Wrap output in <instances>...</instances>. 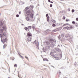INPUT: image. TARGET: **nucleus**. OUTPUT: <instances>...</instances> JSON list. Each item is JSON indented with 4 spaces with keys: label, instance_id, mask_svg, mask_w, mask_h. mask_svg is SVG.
Listing matches in <instances>:
<instances>
[{
    "label": "nucleus",
    "instance_id": "obj_53",
    "mask_svg": "<svg viewBox=\"0 0 78 78\" xmlns=\"http://www.w3.org/2000/svg\"><path fill=\"white\" fill-rule=\"evenodd\" d=\"M4 46H5V45H4Z\"/></svg>",
    "mask_w": 78,
    "mask_h": 78
},
{
    "label": "nucleus",
    "instance_id": "obj_5",
    "mask_svg": "<svg viewBox=\"0 0 78 78\" xmlns=\"http://www.w3.org/2000/svg\"><path fill=\"white\" fill-rule=\"evenodd\" d=\"M32 38V37H29L27 38V40L28 42H30V41H31V39Z\"/></svg>",
    "mask_w": 78,
    "mask_h": 78
},
{
    "label": "nucleus",
    "instance_id": "obj_14",
    "mask_svg": "<svg viewBox=\"0 0 78 78\" xmlns=\"http://www.w3.org/2000/svg\"><path fill=\"white\" fill-rule=\"evenodd\" d=\"M66 37H69V34H67L65 35Z\"/></svg>",
    "mask_w": 78,
    "mask_h": 78
},
{
    "label": "nucleus",
    "instance_id": "obj_19",
    "mask_svg": "<svg viewBox=\"0 0 78 78\" xmlns=\"http://www.w3.org/2000/svg\"><path fill=\"white\" fill-rule=\"evenodd\" d=\"M46 44H47V45H49L50 44V43L48 41H47L46 42Z\"/></svg>",
    "mask_w": 78,
    "mask_h": 78
},
{
    "label": "nucleus",
    "instance_id": "obj_49",
    "mask_svg": "<svg viewBox=\"0 0 78 78\" xmlns=\"http://www.w3.org/2000/svg\"><path fill=\"white\" fill-rule=\"evenodd\" d=\"M59 45H58V47H59Z\"/></svg>",
    "mask_w": 78,
    "mask_h": 78
},
{
    "label": "nucleus",
    "instance_id": "obj_13",
    "mask_svg": "<svg viewBox=\"0 0 78 78\" xmlns=\"http://www.w3.org/2000/svg\"><path fill=\"white\" fill-rule=\"evenodd\" d=\"M69 25V23H66L64 24L62 27H65V26H66V25Z\"/></svg>",
    "mask_w": 78,
    "mask_h": 78
},
{
    "label": "nucleus",
    "instance_id": "obj_3",
    "mask_svg": "<svg viewBox=\"0 0 78 78\" xmlns=\"http://www.w3.org/2000/svg\"><path fill=\"white\" fill-rule=\"evenodd\" d=\"M27 36L31 37H32V35H31V33H30V32H28L27 34Z\"/></svg>",
    "mask_w": 78,
    "mask_h": 78
},
{
    "label": "nucleus",
    "instance_id": "obj_50",
    "mask_svg": "<svg viewBox=\"0 0 78 78\" xmlns=\"http://www.w3.org/2000/svg\"><path fill=\"white\" fill-rule=\"evenodd\" d=\"M20 13H21V12H20Z\"/></svg>",
    "mask_w": 78,
    "mask_h": 78
},
{
    "label": "nucleus",
    "instance_id": "obj_26",
    "mask_svg": "<svg viewBox=\"0 0 78 78\" xmlns=\"http://www.w3.org/2000/svg\"><path fill=\"white\" fill-rule=\"evenodd\" d=\"M30 7H31V8H33L34 7V6H33V5H30Z\"/></svg>",
    "mask_w": 78,
    "mask_h": 78
},
{
    "label": "nucleus",
    "instance_id": "obj_39",
    "mask_svg": "<svg viewBox=\"0 0 78 78\" xmlns=\"http://www.w3.org/2000/svg\"><path fill=\"white\" fill-rule=\"evenodd\" d=\"M76 20L77 21H78V18H77L76 19Z\"/></svg>",
    "mask_w": 78,
    "mask_h": 78
},
{
    "label": "nucleus",
    "instance_id": "obj_35",
    "mask_svg": "<svg viewBox=\"0 0 78 78\" xmlns=\"http://www.w3.org/2000/svg\"><path fill=\"white\" fill-rule=\"evenodd\" d=\"M14 67H17V64H15V65H14Z\"/></svg>",
    "mask_w": 78,
    "mask_h": 78
},
{
    "label": "nucleus",
    "instance_id": "obj_1",
    "mask_svg": "<svg viewBox=\"0 0 78 78\" xmlns=\"http://www.w3.org/2000/svg\"><path fill=\"white\" fill-rule=\"evenodd\" d=\"M26 19L27 21H34V18H33V14L31 13V12L28 11L26 12Z\"/></svg>",
    "mask_w": 78,
    "mask_h": 78
},
{
    "label": "nucleus",
    "instance_id": "obj_48",
    "mask_svg": "<svg viewBox=\"0 0 78 78\" xmlns=\"http://www.w3.org/2000/svg\"><path fill=\"white\" fill-rule=\"evenodd\" d=\"M18 77H19V78L20 77H19V75H18Z\"/></svg>",
    "mask_w": 78,
    "mask_h": 78
},
{
    "label": "nucleus",
    "instance_id": "obj_32",
    "mask_svg": "<svg viewBox=\"0 0 78 78\" xmlns=\"http://www.w3.org/2000/svg\"><path fill=\"white\" fill-rule=\"evenodd\" d=\"M65 19H66V17L65 16H63V19L64 20Z\"/></svg>",
    "mask_w": 78,
    "mask_h": 78
},
{
    "label": "nucleus",
    "instance_id": "obj_46",
    "mask_svg": "<svg viewBox=\"0 0 78 78\" xmlns=\"http://www.w3.org/2000/svg\"><path fill=\"white\" fill-rule=\"evenodd\" d=\"M35 42H36V41H35L34 42V43H35Z\"/></svg>",
    "mask_w": 78,
    "mask_h": 78
},
{
    "label": "nucleus",
    "instance_id": "obj_36",
    "mask_svg": "<svg viewBox=\"0 0 78 78\" xmlns=\"http://www.w3.org/2000/svg\"><path fill=\"white\" fill-rule=\"evenodd\" d=\"M62 54H60V58H62Z\"/></svg>",
    "mask_w": 78,
    "mask_h": 78
},
{
    "label": "nucleus",
    "instance_id": "obj_22",
    "mask_svg": "<svg viewBox=\"0 0 78 78\" xmlns=\"http://www.w3.org/2000/svg\"><path fill=\"white\" fill-rule=\"evenodd\" d=\"M28 27L29 29H30V30H31V26H28Z\"/></svg>",
    "mask_w": 78,
    "mask_h": 78
},
{
    "label": "nucleus",
    "instance_id": "obj_33",
    "mask_svg": "<svg viewBox=\"0 0 78 78\" xmlns=\"http://www.w3.org/2000/svg\"><path fill=\"white\" fill-rule=\"evenodd\" d=\"M52 6H53V5H52V4H50V7H52Z\"/></svg>",
    "mask_w": 78,
    "mask_h": 78
},
{
    "label": "nucleus",
    "instance_id": "obj_25",
    "mask_svg": "<svg viewBox=\"0 0 78 78\" xmlns=\"http://www.w3.org/2000/svg\"><path fill=\"white\" fill-rule=\"evenodd\" d=\"M75 25L76 27H78V24L76 23L75 24Z\"/></svg>",
    "mask_w": 78,
    "mask_h": 78
},
{
    "label": "nucleus",
    "instance_id": "obj_31",
    "mask_svg": "<svg viewBox=\"0 0 78 78\" xmlns=\"http://www.w3.org/2000/svg\"><path fill=\"white\" fill-rule=\"evenodd\" d=\"M64 35L63 34H61V36L62 37H64Z\"/></svg>",
    "mask_w": 78,
    "mask_h": 78
},
{
    "label": "nucleus",
    "instance_id": "obj_12",
    "mask_svg": "<svg viewBox=\"0 0 78 78\" xmlns=\"http://www.w3.org/2000/svg\"><path fill=\"white\" fill-rule=\"evenodd\" d=\"M43 60L44 61H48V59H47L46 58H43Z\"/></svg>",
    "mask_w": 78,
    "mask_h": 78
},
{
    "label": "nucleus",
    "instance_id": "obj_9",
    "mask_svg": "<svg viewBox=\"0 0 78 78\" xmlns=\"http://www.w3.org/2000/svg\"><path fill=\"white\" fill-rule=\"evenodd\" d=\"M50 55L51 56H53V57H54V58H55V55H53V52H51L50 53Z\"/></svg>",
    "mask_w": 78,
    "mask_h": 78
},
{
    "label": "nucleus",
    "instance_id": "obj_47",
    "mask_svg": "<svg viewBox=\"0 0 78 78\" xmlns=\"http://www.w3.org/2000/svg\"><path fill=\"white\" fill-rule=\"evenodd\" d=\"M43 52H45V51H43Z\"/></svg>",
    "mask_w": 78,
    "mask_h": 78
},
{
    "label": "nucleus",
    "instance_id": "obj_45",
    "mask_svg": "<svg viewBox=\"0 0 78 78\" xmlns=\"http://www.w3.org/2000/svg\"><path fill=\"white\" fill-rule=\"evenodd\" d=\"M51 3H53V2H51Z\"/></svg>",
    "mask_w": 78,
    "mask_h": 78
},
{
    "label": "nucleus",
    "instance_id": "obj_52",
    "mask_svg": "<svg viewBox=\"0 0 78 78\" xmlns=\"http://www.w3.org/2000/svg\"><path fill=\"white\" fill-rule=\"evenodd\" d=\"M19 14H20V12H19Z\"/></svg>",
    "mask_w": 78,
    "mask_h": 78
},
{
    "label": "nucleus",
    "instance_id": "obj_41",
    "mask_svg": "<svg viewBox=\"0 0 78 78\" xmlns=\"http://www.w3.org/2000/svg\"><path fill=\"white\" fill-rule=\"evenodd\" d=\"M66 22H68L69 21V20L68 19L66 20Z\"/></svg>",
    "mask_w": 78,
    "mask_h": 78
},
{
    "label": "nucleus",
    "instance_id": "obj_20",
    "mask_svg": "<svg viewBox=\"0 0 78 78\" xmlns=\"http://www.w3.org/2000/svg\"><path fill=\"white\" fill-rule=\"evenodd\" d=\"M20 58H21L22 59H23L24 58H23V57L22 56H21V55H20Z\"/></svg>",
    "mask_w": 78,
    "mask_h": 78
},
{
    "label": "nucleus",
    "instance_id": "obj_55",
    "mask_svg": "<svg viewBox=\"0 0 78 78\" xmlns=\"http://www.w3.org/2000/svg\"><path fill=\"white\" fill-rule=\"evenodd\" d=\"M3 28H4V27H3Z\"/></svg>",
    "mask_w": 78,
    "mask_h": 78
},
{
    "label": "nucleus",
    "instance_id": "obj_29",
    "mask_svg": "<svg viewBox=\"0 0 78 78\" xmlns=\"http://www.w3.org/2000/svg\"><path fill=\"white\" fill-rule=\"evenodd\" d=\"M72 12H75V10L72 9Z\"/></svg>",
    "mask_w": 78,
    "mask_h": 78
},
{
    "label": "nucleus",
    "instance_id": "obj_16",
    "mask_svg": "<svg viewBox=\"0 0 78 78\" xmlns=\"http://www.w3.org/2000/svg\"><path fill=\"white\" fill-rule=\"evenodd\" d=\"M53 32H55L56 31H58V30L57 29H56L52 31Z\"/></svg>",
    "mask_w": 78,
    "mask_h": 78
},
{
    "label": "nucleus",
    "instance_id": "obj_44",
    "mask_svg": "<svg viewBox=\"0 0 78 78\" xmlns=\"http://www.w3.org/2000/svg\"><path fill=\"white\" fill-rule=\"evenodd\" d=\"M22 26H23V25H24V24H22Z\"/></svg>",
    "mask_w": 78,
    "mask_h": 78
},
{
    "label": "nucleus",
    "instance_id": "obj_43",
    "mask_svg": "<svg viewBox=\"0 0 78 78\" xmlns=\"http://www.w3.org/2000/svg\"><path fill=\"white\" fill-rule=\"evenodd\" d=\"M48 2H50V0H48Z\"/></svg>",
    "mask_w": 78,
    "mask_h": 78
},
{
    "label": "nucleus",
    "instance_id": "obj_2",
    "mask_svg": "<svg viewBox=\"0 0 78 78\" xmlns=\"http://www.w3.org/2000/svg\"><path fill=\"white\" fill-rule=\"evenodd\" d=\"M35 44L36 45V47L37 48L38 50H39V42L38 41H37L36 43H35Z\"/></svg>",
    "mask_w": 78,
    "mask_h": 78
},
{
    "label": "nucleus",
    "instance_id": "obj_18",
    "mask_svg": "<svg viewBox=\"0 0 78 78\" xmlns=\"http://www.w3.org/2000/svg\"><path fill=\"white\" fill-rule=\"evenodd\" d=\"M58 31H60V30H61V29L60 28H58L57 29Z\"/></svg>",
    "mask_w": 78,
    "mask_h": 78
},
{
    "label": "nucleus",
    "instance_id": "obj_30",
    "mask_svg": "<svg viewBox=\"0 0 78 78\" xmlns=\"http://www.w3.org/2000/svg\"><path fill=\"white\" fill-rule=\"evenodd\" d=\"M72 23L73 24H75V21H73Z\"/></svg>",
    "mask_w": 78,
    "mask_h": 78
},
{
    "label": "nucleus",
    "instance_id": "obj_23",
    "mask_svg": "<svg viewBox=\"0 0 78 78\" xmlns=\"http://www.w3.org/2000/svg\"><path fill=\"white\" fill-rule=\"evenodd\" d=\"M65 28L66 29H67V30H69V27H65Z\"/></svg>",
    "mask_w": 78,
    "mask_h": 78
},
{
    "label": "nucleus",
    "instance_id": "obj_21",
    "mask_svg": "<svg viewBox=\"0 0 78 78\" xmlns=\"http://www.w3.org/2000/svg\"><path fill=\"white\" fill-rule=\"evenodd\" d=\"M55 59L57 60H58L59 59V58L58 57H55Z\"/></svg>",
    "mask_w": 78,
    "mask_h": 78
},
{
    "label": "nucleus",
    "instance_id": "obj_34",
    "mask_svg": "<svg viewBox=\"0 0 78 78\" xmlns=\"http://www.w3.org/2000/svg\"><path fill=\"white\" fill-rule=\"evenodd\" d=\"M68 11H70V9H68Z\"/></svg>",
    "mask_w": 78,
    "mask_h": 78
},
{
    "label": "nucleus",
    "instance_id": "obj_42",
    "mask_svg": "<svg viewBox=\"0 0 78 78\" xmlns=\"http://www.w3.org/2000/svg\"><path fill=\"white\" fill-rule=\"evenodd\" d=\"M63 30H65V29H66V27H64L63 28Z\"/></svg>",
    "mask_w": 78,
    "mask_h": 78
},
{
    "label": "nucleus",
    "instance_id": "obj_15",
    "mask_svg": "<svg viewBox=\"0 0 78 78\" xmlns=\"http://www.w3.org/2000/svg\"><path fill=\"white\" fill-rule=\"evenodd\" d=\"M49 18H50V16H48L47 18V20L48 22H49Z\"/></svg>",
    "mask_w": 78,
    "mask_h": 78
},
{
    "label": "nucleus",
    "instance_id": "obj_27",
    "mask_svg": "<svg viewBox=\"0 0 78 78\" xmlns=\"http://www.w3.org/2000/svg\"><path fill=\"white\" fill-rule=\"evenodd\" d=\"M29 7H26L25 8V9H29Z\"/></svg>",
    "mask_w": 78,
    "mask_h": 78
},
{
    "label": "nucleus",
    "instance_id": "obj_4",
    "mask_svg": "<svg viewBox=\"0 0 78 78\" xmlns=\"http://www.w3.org/2000/svg\"><path fill=\"white\" fill-rule=\"evenodd\" d=\"M50 30H48L44 32V33L45 34H48V33H50Z\"/></svg>",
    "mask_w": 78,
    "mask_h": 78
},
{
    "label": "nucleus",
    "instance_id": "obj_24",
    "mask_svg": "<svg viewBox=\"0 0 78 78\" xmlns=\"http://www.w3.org/2000/svg\"><path fill=\"white\" fill-rule=\"evenodd\" d=\"M52 27H56V25H55V24H52Z\"/></svg>",
    "mask_w": 78,
    "mask_h": 78
},
{
    "label": "nucleus",
    "instance_id": "obj_11",
    "mask_svg": "<svg viewBox=\"0 0 78 78\" xmlns=\"http://www.w3.org/2000/svg\"><path fill=\"white\" fill-rule=\"evenodd\" d=\"M32 27L33 30H34V29H35V25H34V24H33Z\"/></svg>",
    "mask_w": 78,
    "mask_h": 78
},
{
    "label": "nucleus",
    "instance_id": "obj_54",
    "mask_svg": "<svg viewBox=\"0 0 78 78\" xmlns=\"http://www.w3.org/2000/svg\"><path fill=\"white\" fill-rule=\"evenodd\" d=\"M5 39H6V38H5Z\"/></svg>",
    "mask_w": 78,
    "mask_h": 78
},
{
    "label": "nucleus",
    "instance_id": "obj_10",
    "mask_svg": "<svg viewBox=\"0 0 78 78\" xmlns=\"http://www.w3.org/2000/svg\"><path fill=\"white\" fill-rule=\"evenodd\" d=\"M24 29H25V30H26L27 31H28V30H29V29H28V27H25L24 28Z\"/></svg>",
    "mask_w": 78,
    "mask_h": 78
},
{
    "label": "nucleus",
    "instance_id": "obj_6",
    "mask_svg": "<svg viewBox=\"0 0 78 78\" xmlns=\"http://www.w3.org/2000/svg\"><path fill=\"white\" fill-rule=\"evenodd\" d=\"M55 49L57 51H58V52H59V51H61V50H60V49L58 48H56Z\"/></svg>",
    "mask_w": 78,
    "mask_h": 78
},
{
    "label": "nucleus",
    "instance_id": "obj_37",
    "mask_svg": "<svg viewBox=\"0 0 78 78\" xmlns=\"http://www.w3.org/2000/svg\"><path fill=\"white\" fill-rule=\"evenodd\" d=\"M19 15H16V17H19Z\"/></svg>",
    "mask_w": 78,
    "mask_h": 78
},
{
    "label": "nucleus",
    "instance_id": "obj_8",
    "mask_svg": "<svg viewBox=\"0 0 78 78\" xmlns=\"http://www.w3.org/2000/svg\"><path fill=\"white\" fill-rule=\"evenodd\" d=\"M55 46V44L53 43H52L51 44V47H52L53 48V47H54V46Z\"/></svg>",
    "mask_w": 78,
    "mask_h": 78
},
{
    "label": "nucleus",
    "instance_id": "obj_17",
    "mask_svg": "<svg viewBox=\"0 0 78 78\" xmlns=\"http://www.w3.org/2000/svg\"><path fill=\"white\" fill-rule=\"evenodd\" d=\"M73 28V26H70L69 28H70V29H72Z\"/></svg>",
    "mask_w": 78,
    "mask_h": 78
},
{
    "label": "nucleus",
    "instance_id": "obj_38",
    "mask_svg": "<svg viewBox=\"0 0 78 78\" xmlns=\"http://www.w3.org/2000/svg\"><path fill=\"white\" fill-rule=\"evenodd\" d=\"M48 14H47L46 15V17H48Z\"/></svg>",
    "mask_w": 78,
    "mask_h": 78
},
{
    "label": "nucleus",
    "instance_id": "obj_51",
    "mask_svg": "<svg viewBox=\"0 0 78 78\" xmlns=\"http://www.w3.org/2000/svg\"><path fill=\"white\" fill-rule=\"evenodd\" d=\"M51 67H53V66H51Z\"/></svg>",
    "mask_w": 78,
    "mask_h": 78
},
{
    "label": "nucleus",
    "instance_id": "obj_40",
    "mask_svg": "<svg viewBox=\"0 0 78 78\" xmlns=\"http://www.w3.org/2000/svg\"><path fill=\"white\" fill-rule=\"evenodd\" d=\"M21 5H23V2H21Z\"/></svg>",
    "mask_w": 78,
    "mask_h": 78
},
{
    "label": "nucleus",
    "instance_id": "obj_7",
    "mask_svg": "<svg viewBox=\"0 0 78 78\" xmlns=\"http://www.w3.org/2000/svg\"><path fill=\"white\" fill-rule=\"evenodd\" d=\"M54 41H55L54 40V39H50L49 40L50 42H52V43L54 42Z\"/></svg>",
    "mask_w": 78,
    "mask_h": 78
},
{
    "label": "nucleus",
    "instance_id": "obj_28",
    "mask_svg": "<svg viewBox=\"0 0 78 78\" xmlns=\"http://www.w3.org/2000/svg\"><path fill=\"white\" fill-rule=\"evenodd\" d=\"M25 58H26L27 59V60H28V61H29V59H28V57H27V56H25Z\"/></svg>",
    "mask_w": 78,
    "mask_h": 78
}]
</instances>
